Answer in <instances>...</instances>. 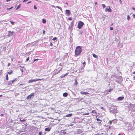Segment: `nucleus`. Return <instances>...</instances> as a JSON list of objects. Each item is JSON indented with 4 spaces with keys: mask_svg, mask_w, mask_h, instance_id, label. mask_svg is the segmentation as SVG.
Instances as JSON below:
<instances>
[{
    "mask_svg": "<svg viewBox=\"0 0 135 135\" xmlns=\"http://www.w3.org/2000/svg\"><path fill=\"white\" fill-rule=\"evenodd\" d=\"M131 18L129 16V15H128L127 16V19L128 20V21Z\"/></svg>",
    "mask_w": 135,
    "mask_h": 135,
    "instance_id": "b1692460",
    "label": "nucleus"
},
{
    "mask_svg": "<svg viewBox=\"0 0 135 135\" xmlns=\"http://www.w3.org/2000/svg\"><path fill=\"white\" fill-rule=\"evenodd\" d=\"M28 1V0H24V1H23V2H25L27 1Z\"/></svg>",
    "mask_w": 135,
    "mask_h": 135,
    "instance_id": "864d4df0",
    "label": "nucleus"
},
{
    "mask_svg": "<svg viewBox=\"0 0 135 135\" xmlns=\"http://www.w3.org/2000/svg\"><path fill=\"white\" fill-rule=\"evenodd\" d=\"M93 56L95 58H97V59L98 58V57L97 55H96L95 54H92Z\"/></svg>",
    "mask_w": 135,
    "mask_h": 135,
    "instance_id": "ddd939ff",
    "label": "nucleus"
},
{
    "mask_svg": "<svg viewBox=\"0 0 135 135\" xmlns=\"http://www.w3.org/2000/svg\"><path fill=\"white\" fill-rule=\"evenodd\" d=\"M13 8L12 7H11L10 8H7V9H11L12 8Z\"/></svg>",
    "mask_w": 135,
    "mask_h": 135,
    "instance_id": "603ef678",
    "label": "nucleus"
},
{
    "mask_svg": "<svg viewBox=\"0 0 135 135\" xmlns=\"http://www.w3.org/2000/svg\"><path fill=\"white\" fill-rule=\"evenodd\" d=\"M13 72V71L12 70H11L9 71L7 73L8 74H11V73H12Z\"/></svg>",
    "mask_w": 135,
    "mask_h": 135,
    "instance_id": "6ab92c4d",
    "label": "nucleus"
},
{
    "mask_svg": "<svg viewBox=\"0 0 135 135\" xmlns=\"http://www.w3.org/2000/svg\"><path fill=\"white\" fill-rule=\"evenodd\" d=\"M20 70L22 73L23 72V70L22 69H20Z\"/></svg>",
    "mask_w": 135,
    "mask_h": 135,
    "instance_id": "c03bdc74",
    "label": "nucleus"
},
{
    "mask_svg": "<svg viewBox=\"0 0 135 135\" xmlns=\"http://www.w3.org/2000/svg\"><path fill=\"white\" fill-rule=\"evenodd\" d=\"M78 83L77 82V80H75V84H76V85H77V84H78Z\"/></svg>",
    "mask_w": 135,
    "mask_h": 135,
    "instance_id": "72a5a7b5",
    "label": "nucleus"
},
{
    "mask_svg": "<svg viewBox=\"0 0 135 135\" xmlns=\"http://www.w3.org/2000/svg\"><path fill=\"white\" fill-rule=\"evenodd\" d=\"M68 74V73H66L63 76H61V77H62V78H63L64 77H65V76H66V75H67Z\"/></svg>",
    "mask_w": 135,
    "mask_h": 135,
    "instance_id": "a211bd4d",
    "label": "nucleus"
},
{
    "mask_svg": "<svg viewBox=\"0 0 135 135\" xmlns=\"http://www.w3.org/2000/svg\"><path fill=\"white\" fill-rule=\"evenodd\" d=\"M96 120L97 121H102V120H101L100 119H99V118H97Z\"/></svg>",
    "mask_w": 135,
    "mask_h": 135,
    "instance_id": "cd10ccee",
    "label": "nucleus"
},
{
    "mask_svg": "<svg viewBox=\"0 0 135 135\" xmlns=\"http://www.w3.org/2000/svg\"><path fill=\"white\" fill-rule=\"evenodd\" d=\"M113 109H112V108L110 109V113L112 112H113Z\"/></svg>",
    "mask_w": 135,
    "mask_h": 135,
    "instance_id": "4c0bfd02",
    "label": "nucleus"
},
{
    "mask_svg": "<svg viewBox=\"0 0 135 135\" xmlns=\"http://www.w3.org/2000/svg\"><path fill=\"white\" fill-rule=\"evenodd\" d=\"M8 34L7 36L9 37L12 36L14 34V32L13 31H8Z\"/></svg>",
    "mask_w": 135,
    "mask_h": 135,
    "instance_id": "39448f33",
    "label": "nucleus"
},
{
    "mask_svg": "<svg viewBox=\"0 0 135 135\" xmlns=\"http://www.w3.org/2000/svg\"><path fill=\"white\" fill-rule=\"evenodd\" d=\"M41 80V79H32V80H30L28 81V83H33L34 82H35V81H36L40 80Z\"/></svg>",
    "mask_w": 135,
    "mask_h": 135,
    "instance_id": "20e7f679",
    "label": "nucleus"
},
{
    "mask_svg": "<svg viewBox=\"0 0 135 135\" xmlns=\"http://www.w3.org/2000/svg\"><path fill=\"white\" fill-rule=\"evenodd\" d=\"M16 80H17L16 79H14L13 80H11V82L12 83L14 82L15 81H16Z\"/></svg>",
    "mask_w": 135,
    "mask_h": 135,
    "instance_id": "aec40b11",
    "label": "nucleus"
},
{
    "mask_svg": "<svg viewBox=\"0 0 135 135\" xmlns=\"http://www.w3.org/2000/svg\"><path fill=\"white\" fill-rule=\"evenodd\" d=\"M124 97H120L117 98V99L118 100H123L124 99Z\"/></svg>",
    "mask_w": 135,
    "mask_h": 135,
    "instance_id": "6e6552de",
    "label": "nucleus"
},
{
    "mask_svg": "<svg viewBox=\"0 0 135 135\" xmlns=\"http://www.w3.org/2000/svg\"><path fill=\"white\" fill-rule=\"evenodd\" d=\"M73 114L72 113L69 114L67 115H66L65 116V117H70L72 116Z\"/></svg>",
    "mask_w": 135,
    "mask_h": 135,
    "instance_id": "9d476101",
    "label": "nucleus"
},
{
    "mask_svg": "<svg viewBox=\"0 0 135 135\" xmlns=\"http://www.w3.org/2000/svg\"><path fill=\"white\" fill-rule=\"evenodd\" d=\"M10 22L12 24V25H13L14 24V22H13L11 21H10Z\"/></svg>",
    "mask_w": 135,
    "mask_h": 135,
    "instance_id": "f704fd0d",
    "label": "nucleus"
},
{
    "mask_svg": "<svg viewBox=\"0 0 135 135\" xmlns=\"http://www.w3.org/2000/svg\"><path fill=\"white\" fill-rule=\"evenodd\" d=\"M26 88V86H23V88Z\"/></svg>",
    "mask_w": 135,
    "mask_h": 135,
    "instance_id": "bf43d9fd",
    "label": "nucleus"
},
{
    "mask_svg": "<svg viewBox=\"0 0 135 135\" xmlns=\"http://www.w3.org/2000/svg\"><path fill=\"white\" fill-rule=\"evenodd\" d=\"M134 109L133 110H134V111H135V106H134Z\"/></svg>",
    "mask_w": 135,
    "mask_h": 135,
    "instance_id": "4d7b16f0",
    "label": "nucleus"
},
{
    "mask_svg": "<svg viewBox=\"0 0 135 135\" xmlns=\"http://www.w3.org/2000/svg\"><path fill=\"white\" fill-rule=\"evenodd\" d=\"M79 98H76V100H79Z\"/></svg>",
    "mask_w": 135,
    "mask_h": 135,
    "instance_id": "e2e57ef3",
    "label": "nucleus"
},
{
    "mask_svg": "<svg viewBox=\"0 0 135 135\" xmlns=\"http://www.w3.org/2000/svg\"><path fill=\"white\" fill-rule=\"evenodd\" d=\"M82 32H83L82 31H80V32L78 33V35H81L82 34Z\"/></svg>",
    "mask_w": 135,
    "mask_h": 135,
    "instance_id": "393cba45",
    "label": "nucleus"
},
{
    "mask_svg": "<svg viewBox=\"0 0 135 135\" xmlns=\"http://www.w3.org/2000/svg\"><path fill=\"white\" fill-rule=\"evenodd\" d=\"M29 59V57H28V58L26 59V61L27 62L28 61Z\"/></svg>",
    "mask_w": 135,
    "mask_h": 135,
    "instance_id": "7c9ffc66",
    "label": "nucleus"
},
{
    "mask_svg": "<svg viewBox=\"0 0 135 135\" xmlns=\"http://www.w3.org/2000/svg\"><path fill=\"white\" fill-rule=\"evenodd\" d=\"M42 23H46V21L45 19H42Z\"/></svg>",
    "mask_w": 135,
    "mask_h": 135,
    "instance_id": "2eb2a0df",
    "label": "nucleus"
},
{
    "mask_svg": "<svg viewBox=\"0 0 135 135\" xmlns=\"http://www.w3.org/2000/svg\"><path fill=\"white\" fill-rule=\"evenodd\" d=\"M102 5L104 8L105 7V5L104 4H102Z\"/></svg>",
    "mask_w": 135,
    "mask_h": 135,
    "instance_id": "c9c22d12",
    "label": "nucleus"
},
{
    "mask_svg": "<svg viewBox=\"0 0 135 135\" xmlns=\"http://www.w3.org/2000/svg\"><path fill=\"white\" fill-rule=\"evenodd\" d=\"M132 16L134 18H135V14H133Z\"/></svg>",
    "mask_w": 135,
    "mask_h": 135,
    "instance_id": "49530a36",
    "label": "nucleus"
},
{
    "mask_svg": "<svg viewBox=\"0 0 135 135\" xmlns=\"http://www.w3.org/2000/svg\"><path fill=\"white\" fill-rule=\"evenodd\" d=\"M31 1H30L29 2H28V3H27V4H28V3H31Z\"/></svg>",
    "mask_w": 135,
    "mask_h": 135,
    "instance_id": "13d9d810",
    "label": "nucleus"
},
{
    "mask_svg": "<svg viewBox=\"0 0 135 135\" xmlns=\"http://www.w3.org/2000/svg\"><path fill=\"white\" fill-rule=\"evenodd\" d=\"M50 45L51 46H52V43L50 42Z\"/></svg>",
    "mask_w": 135,
    "mask_h": 135,
    "instance_id": "a18cd8bd",
    "label": "nucleus"
},
{
    "mask_svg": "<svg viewBox=\"0 0 135 135\" xmlns=\"http://www.w3.org/2000/svg\"><path fill=\"white\" fill-rule=\"evenodd\" d=\"M97 4V2H96L95 3V5H96V4Z\"/></svg>",
    "mask_w": 135,
    "mask_h": 135,
    "instance_id": "0e129e2a",
    "label": "nucleus"
},
{
    "mask_svg": "<svg viewBox=\"0 0 135 135\" xmlns=\"http://www.w3.org/2000/svg\"><path fill=\"white\" fill-rule=\"evenodd\" d=\"M80 93L81 94H84L85 95H87L88 94H89V93L87 92H80Z\"/></svg>",
    "mask_w": 135,
    "mask_h": 135,
    "instance_id": "f8f14e48",
    "label": "nucleus"
},
{
    "mask_svg": "<svg viewBox=\"0 0 135 135\" xmlns=\"http://www.w3.org/2000/svg\"><path fill=\"white\" fill-rule=\"evenodd\" d=\"M51 129V128L49 127L46 128L45 129V131H49Z\"/></svg>",
    "mask_w": 135,
    "mask_h": 135,
    "instance_id": "1a4fd4ad",
    "label": "nucleus"
},
{
    "mask_svg": "<svg viewBox=\"0 0 135 135\" xmlns=\"http://www.w3.org/2000/svg\"><path fill=\"white\" fill-rule=\"evenodd\" d=\"M3 115H4V114H1V115H0V116H1V117H2V116H3Z\"/></svg>",
    "mask_w": 135,
    "mask_h": 135,
    "instance_id": "5fc2aeb1",
    "label": "nucleus"
},
{
    "mask_svg": "<svg viewBox=\"0 0 135 135\" xmlns=\"http://www.w3.org/2000/svg\"><path fill=\"white\" fill-rule=\"evenodd\" d=\"M108 7H109V8H106L105 9V12H107V11H108L110 12H111L112 11V9H111L110 8V6H109Z\"/></svg>",
    "mask_w": 135,
    "mask_h": 135,
    "instance_id": "0eeeda50",
    "label": "nucleus"
},
{
    "mask_svg": "<svg viewBox=\"0 0 135 135\" xmlns=\"http://www.w3.org/2000/svg\"><path fill=\"white\" fill-rule=\"evenodd\" d=\"M56 7L57 8H59V9H60V10H62V8H61V7H59V6H57Z\"/></svg>",
    "mask_w": 135,
    "mask_h": 135,
    "instance_id": "c85d7f7f",
    "label": "nucleus"
},
{
    "mask_svg": "<svg viewBox=\"0 0 135 135\" xmlns=\"http://www.w3.org/2000/svg\"><path fill=\"white\" fill-rule=\"evenodd\" d=\"M71 12L69 10H66V14L67 16H69Z\"/></svg>",
    "mask_w": 135,
    "mask_h": 135,
    "instance_id": "423d86ee",
    "label": "nucleus"
},
{
    "mask_svg": "<svg viewBox=\"0 0 135 135\" xmlns=\"http://www.w3.org/2000/svg\"><path fill=\"white\" fill-rule=\"evenodd\" d=\"M112 89H109L108 90V92H111V91H112Z\"/></svg>",
    "mask_w": 135,
    "mask_h": 135,
    "instance_id": "e433bc0d",
    "label": "nucleus"
},
{
    "mask_svg": "<svg viewBox=\"0 0 135 135\" xmlns=\"http://www.w3.org/2000/svg\"><path fill=\"white\" fill-rule=\"evenodd\" d=\"M132 8L134 10L135 9V8L134 7H132Z\"/></svg>",
    "mask_w": 135,
    "mask_h": 135,
    "instance_id": "680f3d73",
    "label": "nucleus"
},
{
    "mask_svg": "<svg viewBox=\"0 0 135 135\" xmlns=\"http://www.w3.org/2000/svg\"><path fill=\"white\" fill-rule=\"evenodd\" d=\"M38 60V59H35L34 60V61L35 62V61H37Z\"/></svg>",
    "mask_w": 135,
    "mask_h": 135,
    "instance_id": "3c124183",
    "label": "nucleus"
},
{
    "mask_svg": "<svg viewBox=\"0 0 135 135\" xmlns=\"http://www.w3.org/2000/svg\"><path fill=\"white\" fill-rule=\"evenodd\" d=\"M89 113H85L83 114L84 115H88L89 114Z\"/></svg>",
    "mask_w": 135,
    "mask_h": 135,
    "instance_id": "473e14b6",
    "label": "nucleus"
},
{
    "mask_svg": "<svg viewBox=\"0 0 135 135\" xmlns=\"http://www.w3.org/2000/svg\"><path fill=\"white\" fill-rule=\"evenodd\" d=\"M100 108L101 109H103V110L104 109V107H100Z\"/></svg>",
    "mask_w": 135,
    "mask_h": 135,
    "instance_id": "79ce46f5",
    "label": "nucleus"
},
{
    "mask_svg": "<svg viewBox=\"0 0 135 135\" xmlns=\"http://www.w3.org/2000/svg\"><path fill=\"white\" fill-rule=\"evenodd\" d=\"M42 134V132L41 131L40 132L38 133L39 135H41Z\"/></svg>",
    "mask_w": 135,
    "mask_h": 135,
    "instance_id": "2f4dec72",
    "label": "nucleus"
},
{
    "mask_svg": "<svg viewBox=\"0 0 135 135\" xmlns=\"http://www.w3.org/2000/svg\"><path fill=\"white\" fill-rule=\"evenodd\" d=\"M74 26V25H71L69 27V28H71V30H72L73 29V27Z\"/></svg>",
    "mask_w": 135,
    "mask_h": 135,
    "instance_id": "412c9836",
    "label": "nucleus"
},
{
    "mask_svg": "<svg viewBox=\"0 0 135 135\" xmlns=\"http://www.w3.org/2000/svg\"><path fill=\"white\" fill-rule=\"evenodd\" d=\"M68 20H69L71 21L72 20V18L71 17H69L68 18Z\"/></svg>",
    "mask_w": 135,
    "mask_h": 135,
    "instance_id": "37998d69",
    "label": "nucleus"
},
{
    "mask_svg": "<svg viewBox=\"0 0 135 135\" xmlns=\"http://www.w3.org/2000/svg\"><path fill=\"white\" fill-rule=\"evenodd\" d=\"M68 94L67 93H64L63 94V96L64 97H66L67 96Z\"/></svg>",
    "mask_w": 135,
    "mask_h": 135,
    "instance_id": "9b49d317",
    "label": "nucleus"
},
{
    "mask_svg": "<svg viewBox=\"0 0 135 135\" xmlns=\"http://www.w3.org/2000/svg\"><path fill=\"white\" fill-rule=\"evenodd\" d=\"M24 84H21L20 85H24Z\"/></svg>",
    "mask_w": 135,
    "mask_h": 135,
    "instance_id": "69168bd1",
    "label": "nucleus"
},
{
    "mask_svg": "<svg viewBox=\"0 0 135 135\" xmlns=\"http://www.w3.org/2000/svg\"><path fill=\"white\" fill-rule=\"evenodd\" d=\"M119 2H120V3L121 4L122 2L121 0H119Z\"/></svg>",
    "mask_w": 135,
    "mask_h": 135,
    "instance_id": "6e6d98bb",
    "label": "nucleus"
},
{
    "mask_svg": "<svg viewBox=\"0 0 135 135\" xmlns=\"http://www.w3.org/2000/svg\"><path fill=\"white\" fill-rule=\"evenodd\" d=\"M82 132V131H81V130L79 129L78 131V134H80V133H81Z\"/></svg>",
    "mask_w": 135,
    "mask_h": 135,
    "instance_id": "dca6fc26",
    "label": "nucleus"
},
{
    "mask_svg": "<svg viewBox=\"0 0 135 135\" xmlns=\"http://www.w3.org/2000/svg\"><path fill=\"white\" fill-rule=\"evenodd\" d=\"M26 120L24 119H22L21 118L20 119V121L21 122H24Z\"/></svg>",
    "mask_w": 135,
    "mask_h": 135,
    "instance_id": "5701e85b",
    "label": "nucleus"
},
{
    "mask_svg": "<svg viewBox=\"0 0 135 135\" xmlns=\"http://www.w3.org/2000/svg\"><path fill=\"white\" fill-rule=\"evenodd\" d=\"M6 79L7 80H8V77L7 74L6 75Z\"/></svg>",
    "mask_w": 135,
    "mask_h": 135,
    "instance_id": "a878e982",
    "label": "nucleus"
},
{
    "mask_svg": "<svg viewBox=\"0 0 135 135\" xmlns=\"http://www.w3.org/2000/svg\"><path fill=\"white\" fill-rule=\"evenodd\" d=\"M10 64H10V63H8V64L7 66H9L10 65Z\"/></svg>",
    "mask_w": 135,
    "mask_h": 135,
    "instance_id": "09e8293b",
    "label": "nucleus"
},
{
    "mask_svg": "<svg viewBox=\"0 0 135 135\" xmlns=\"http://www.w3.org/2000/svg\"><path fill=\"white\" fill-rule=\"evenodd\" d=\"M74 21H73L70 23V25H74Z\"/></svg>",
    "mask_w": 135,
    "mask_h": 135,
    "instance_id": "bb28decb",
    "label": "nucleus"
},
{
    "mask_svg": "<svg viewBox=\"0 0 135 135\" xmlns=\"http://www.w3.org/2000/svg\"><path fill=\"white\" fill-rule=\"evenodd\" d=\"M84 66H83L82 67L81 69H84Z\"/></svg>",
    "mask_w": 135,
    "mask_h": 135,
    "instance_id": "052dcab7",
    "label": "nucleus"
},
{
    "mask_svg": "<svg viewBox=\"0 0 135 135\" xmlns=\"http://www.w3.org/2000/svg\"><path fill=\"white\" fill-rule=\"evenodd\" d=\"M34 8L35 9H37V7H36V5H34Z\"/></svg>",
    "mask_w": 135,
    "mask_h": 135,
    "instance_id": "a19ab883",
    "label": "nucleus"
},
{
    "mask_svg": "<svg viewBox=\"0 0 135 135\" xmlns=\"http://www.w3.org/2000/svg\"><path fill=\"white\" fill-rule=\"evenodd\" d=\"M91 112L92 113H96V111L95 110H93L92 112Z\"/></svg>",
    "mask_w": 135,
    "mask_h": 135,
    "instance_id": "c756f323",
    "label": "nucleus"
},
{
    "mask_svg": "<svg viewBox=\"0 0 135 135\" xmlns=\"http://www.w3.org/2000/svg\"><path fill=\"white\" fill-rule=\"evenodd\" d=\"M117 110L116 109H114L113 110V112H111V113H113L114 114H115V113H117Z\"/></svg>",
    "mask_w": 135,
    "mask_h": 135,
    "instance_id": "4468645a",
    "label": "nucleus"
},
{
    "mask_svg": "<svg viewBox=\"0 0 135 135\" xmlns=\"http://www.w3.org/2000/svg\"><path fill=\"white\" fill-rule=\"evenodd\" d=\"M83 65H84V66L85 65V62H83Z\"/></svg>",
    "mask_w": 135,
    "mask_h": 135,
    "instance_id": "8fccbe9b",
    "label": "nucleus"
},
{
    "mask_svg": "<svg viewBox=\"0 0 135 135\" xmlns=\"http://www.w3.org/2000/svg\"><path fill=\"white\" fill-rule=\"evenodd\" d=\"M34 96V93H31L30 95L27 97V98L28 100L30 99L31 98Z\"/></svg>",
    "mask_w": 135,
    "mask_h": 135,
    "instance_id": "7ed1b4c3",
    "label": "nucleus"
},
{
    "mask_svg": "<svg viewBox=\"0 0 135 135\" xmlns=\"http://www.w3.org/2000/svg\"><path fill=\"white\" fill-rule=\"evenodd\" d=\"M21 6V4H19L18 6L17 7V8L16 9V10L18 9V8H20Z\"/></svg>",
    "mask_w": 135,
    "mask_h": 135,
    "instance_id": "4be33fe9",
    "label": "nucleus"
},
{
    "mask_svg": "<svg viewBox=\"0 0 135 135\" xmlns=\"http://www.w3.org/2000/svg\"><path fill=\"white\" fill-rule=\"evenodd\" d=\"M57 39V38L56 37H54V38H53L52 40H56Z\"/></svg>",
    "mask_w": 135,
    "mask_h": 135,
    "instance_id": "58836bf2",
    "label": "nucleus"
},
{
    "mask_svg": "<svg viewBox=\"0 0 135 135\" xmlns=\"http://www.w3.org/2000/svg\"><path fill=\"white\" fill-rule=\"evenodd\" d=\"M82 51V49L81 46H77L75 49V55L76 56L79 55Z\"/></svg>",
    "mask_w": 135,
    "mask_h": 135,
    "instance_id": "f257e3e1",
    "label": "nucleus"
},
{
    "mask_svg": "<svg viewBox=\"0 0 135 135\" xmlns=\"http://www.w3.org/2000/svg\"><path fill=\"white\" fill-rule=\"evenodd\" d=\"M43 34L44 35L45 34V31L44 30H43Z\"/></svg>",
    "mask_w": 135,
    "mask_h": 135,
    "instance_id": "de8ad7c7",
    "label": "nucleus"
},
{
    "mask_svg": "<svg viewBox=\"0 0 135 135\" xmlns=\"http://www.w3.org/2000/svg\"><path fill=\"white\" fill-rule=\"evenodd\" d=\"M133 74H135V71H134V72H133Z\"/></svg>",
    "mask_w": 135,
    "mask_h": 135,
    "instance_id": "338daca9",
    "label": "nucleus"
},
{
    "mask_svg": "<svg viewBox=\"0 0 135 135\" xmlns=\"http://www.w3.org/2000/svg\"><path fill=\"white\" fill-rule=\"evenodd\" d=\"M12 83L11 82V81H8L7 82V84L8 85H10Z\"/></svg>",
    "mask_w": 135,
    "mask_h": 135,
    "instance_id": "f3484780",
    "label": "nucleus"
},
{
    "mask_svg": "<svg viewBox=\"0 0 135 135\" xmlns=\"http://www.w3.org/2000/svg\"><path fill=\"white\" fill-rule=\"evenodd\" d=\"M110 30H113V27H110Z\"/></svg>",
    "mask_w": 135,
    "mask_h": 135,
    "instance_id": "ea45409f",
    "label": "nucleus"
},
{
    "mask_svg": "<svg viewBox=\"0 0 135 135\" xmlns=\"http://www.w3.org/2000/svg\"><path fill=\"white\" fill-rule=\"evenodd\" d=\"M84 25V23L83 22L81 21H80L78 24V28L79 29H81L83 26Z\"/></svg>",
    "mask_w": 135,
    "mask_h": 135,
    "instance_id": "f03ea898",
    "label": "nucleus"
},
{
    "mask_svg": "<svg viewBox=\"0 0 135 135\" xmlns=\"http://www.w3.org/2000/svg\"><path fill=\"white\" fill-rule=\"evenodd\" d=\"M65 4H66L67 5H68V3L67 2H66L65 3Z\"/></svg>",
    "mask_w": 135,
    "mask_h": 135,
    "instance_id": "774afa93",
    "label": "nucleus"
}]
</instances>
